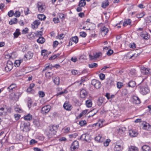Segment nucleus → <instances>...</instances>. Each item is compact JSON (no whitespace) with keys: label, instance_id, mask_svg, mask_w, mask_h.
I'll return each mask as SVG.
<instances>
[{"label":"nucleus","instance_id":"f257e3e1","mask_svg":"<svg viewBox=\"0 0 151 151\" xmlns=\"http://www.w3.org/2000/svg\"><path fill=\"white\" fill-rule=\"evenodd\" d=\"M139 91L143 95L147 94L150 92V90L146 83L141 84L139 86Z\"/></svg>","mask_w":151,"mask_h":151},{"label":"nucleus","instance_id":"f03ea898","mask_svg":"<svg viewBox=\"0 0 151 151\" xmlns=\"http://www.w3.org/2000/svg\"><path fill=\"white\" fill-rule=\"evenodd\" d=\"M59 127L58 125H53L50 127L49 131L47 132L46 134L48 137L50 138L54 135L55 134L56 132V130Z\"/></svg>","mask_w":151,"mask_h":151},{"label":"nucleus","instance_id":"7ed1b4c3","mask_svg":"<svg viewBox=\"0 0 151 151\" xmlns=\"http://www.w3.org/2000/svg\"><path fill=\"white\" fill-rule=\"evenodd\" d=\"M30 123L28 122L22 121L21 122L20 128L23 132H27L30 130Z\"/></svg>","mask_w":151,"mask_h":151},{"label":"nucleus","instance_id":"20e7f679","mask_svg":"<svg viewBox=\"0 0 151 151\" xmlns=\"http://www.w3.org/2000/svg\"><path fill=\"white\" fill-rule=\"evenodd\" d=\"M114 81V79L112 77H110L107 78L105 82L106 86L109 87L113 85Z\"/></svg>","mask_w":151,"mask_h":151},{"label":"nucleus","instance_id":"39448f33","mask_svg":"<svg viewBox=\"0 0 151 151\" xmlns=\"http://www.w3.org/2000/svg\"><path fill=\"white\" fill-rule=\"evenodd\" d=\"M91 85L96 89H99L101 86L100 82L96 79H93L91 82Z\"/></svg>","mask_w":151,"mask_h":151},{"label":"nucleus","instance_id":"423d86ee","mask_svg":"<svg viewBox=\"0 0 151 151\" xmlns=\"http://www.w3.org/2000/svg\"><path fill=\"white\" fill-rule=\"evenodd\" d=\"M51 107L48 105L43 106L41 110V113L43 114H45L48 113L50 110Z\"/></svg>","mask_w":151,"mask_h":151},{"label":"nucleus","instance_id":"0eeeda50","mask_svg":"<svg viewBox=\"0 0 151 151\" xmlns=\"http://www.w3.org/2000/svg\"><path fill=\"white\" fill-rule=\"evenodd\" d=\"M114 150L115 151H120L122 150L123 148V145L122 144L115 143L114 144Z\"/></svg>","mask_w":151,"mask_h":151},{"label":"nucleus","instance_id":"6e6552de","mask_svg":"<svg viewBox=\"0 0 151 151\" xmlns=\"http://www.w3.org/2000/svg\"><path fill=\"white\" fill-rule=\"evenodd\" d=\"M141 71L143 74L149 75L151 73V69L142 67L141 68Z\"/></svg>","mask_w":151,"mask_h":151},{"label":"nucleus","instance_id":"1a4fd4ad","mask_svg":"<svg viewBox=\"0 0 151 151\" xmlns=\"http://www.w3.org/2000/svg\"><path fill=\"white\" fill-rule=\"evenodd\" d=\"M44 5L42 2H39L37 3V6L40 12H43L45 11V9L44 7Z\"/></svg>","mask_w":151,"mask_h":151},{"label":"nucleus","instance_id":"9d476101","mask_svg":"<svg viewBox=\"0 0 151 151\" xmlns=\"http://www.w3.org/2000/svg\"><path fill=\"white\" fill-rule=\"evenodd\" d=\"M79 147V143L77 141H74L70 147L71 150L73 151L78 149Z\"/></svg>","mask_w":151,"mask_h":151},{"label":"nucleus","instance_id":"9b49d317","mask_svg":"<svg viewBox=\"0 0 151 151\" xmlns=\"http://www.w3.org/2000/svg\"><path fill=\"white\" fill-rule=\"evenodd\" d=\"M13 63L10 61L7 62L6 66L5 67V69L7 71L11 70L12 68Z\"/></svg>","mask_w":151,"mask_h":151},{"label":"nucleus","instance_id":"f8f14e48","mask_svg":"<svg viewBox=\"0 0 151 151\" xmlns=\"http://www.w3.org/2000/svg\"><path fill=\"white\" fill-rule=\"evenodd\" d=\"M80 93V97L82 98H85L88 95L87 92L84 89H82Z\"/></svg>","mask_w":151,"mask_h":151},{"label":"nucleus","instance_id":"ddd939ff","mask_svg":"<svg viewBox=\"0 0 151 151\" xmlns=\"http://www.w3.org/2000/svg\"><path fill=\"white\" fill-rule=\"evenodd\" d=\"M40 22L39 20H36L32 24V27L33 29L37 28L38 25H40Z\"/></svg>","mask_w":151,"mask_h":151},{"label":"nucleus","instance_id":"4468645a","mask_svg":"<svg viewBox=\"0 0 151 151\" xmlns=\"http://www.w3.org/2000/svg\"><path fill=\"white\" fill-rule=\"evenodd\" d=\"M33 55V54L32 52L30 51L28 52L27 54L24 55V60L26 61L27 60L30 59L31 58Z\"/></svg>","mask_w":151,"mask_h":151},{"label":"nucleus","instance_id":"2eb2a0df","mask_svg":"<svg viewBox=\"0 0 151 151\" xmlns=\"http://www.w3.org/2000/svg\"><path fill=\"white\" fill-rule=\"evenodd\" d=\"M63 107L64 109L67 110L69 111L71 109V105L68 102H65L63 104Z\"/></svg>","mask_w":151,"mask_h":151},{"label":"nucleus","instance_id":"dca6fc26","mask_svg":"<svg viewBox=\"0 0 151 151\" xmlns=\"http://www.w3.org/2000/svg\"><path fill=\"white\" fill-rule=\"evenodd\" d=\"M108 31L109 30L108 28L104 26H102L101 28V32L102 35H106L108 32Z\"/></svg>","mask_w":151,"mask_h":151},{"label":"nucleus","instance_id":"f3484780","mask_svg":"<svg viewBox=\"0 0 151 151\" xmlns=\"http://www.w3.org/2000/svg\"><path fill=\"white\" fill-rule=\"evenodd\" d=\"M53 80L55 84L58 85L60 83V78L58 76H54L53 77Z\"/></svg>","mask_w":151,"mask_h":151},{"label":"nucleus","instance_id":"a211bd4d","mask_svg":"<svg viewBox=\"0 0 151 151\" xmlns=\"http://www.w3.org/2000/svg\"><path fill=\"white\" fill-rule=\"evenodd\" d=\"M129 133L130 136L134 137L136 136L137 135V133L135 131L132 129L129 130Z\"/></svg>","mask_w":151,"mask_h":151},{"label":"nucleus","instance_id":"6ab92c4d","mask_svg":"<svg viewBox=\"0 0 151 151\" xmlns=\"http://www.w3.org/2000/svg\"><path fill=\"white\" fill-rule=\"evenodd\" d=\"M133 102L134 103L138 104L140 103V101L139 98L137 96H132Z\"/></svg>","mask_w":151,"mask_h":151},{"label":"nucleus","instance_id":"aec40b11","mask_svg":"<svg viewBox=\"0 0 151 151\" xmlns=\"http://www.w3.org/2000/svg\"><path fill=\"white\" fill-rule=\"evenodd\" d=\"M16 87V85L15 84L13 83L11 84L8 87L7 89L9 92H11L15 89Z\"/></svg>","mask_w":151,"mask_h":151},{"label":"nucleus","instance_id":"412c9836","mask_svg":"<svg viewBox=\"0 0 151 151\" xmlns=\"http://www.w3.org/2000/svg\"><path fill=\"white\" fill-rule=\"evenodd\" d=\"M142 151H151L150 147L148 145H144L142 147Z\"/></svg>","mask_w":151,"mask_h":151},{"label":"nucleus","instance_id":"4be33fe9","mask_svg":"<svg viewBox=\"0 0 151 151\" xmlns=\"http://www.w3.org/2000/svg\"><path fill=\"white\" fill-rule=\"evenodd\" d=\"M143 129L150 131L151 130V126L148 124H144L143 127Z\"/></svg>","mask_w":151,"mask_h":151},{"label":"nucleus","instance_id":"5701e85b","mask_svg":"<svg viewBox=\"0 0 151 151\" xmlns=\"http://www.w3.org/2000/svg\"><path fill=\"white\" fill-rule=\"evenodd\" d=\"M131 21L130 19H125L124 21L123 24V26H125L128 25H130V24L131 23Z\"/></svg>","mask_w":151,"mask_h":151},{"label":"nucleus","instance_id":"b1692460","mask_svg":"<svg viewBox=\"0 0 151 151\" xmlns=\"http://www.w3.org/2000/svg\"><path fill=\"white\" fill-rule=\"evenodd\" d=\"M109 4V2L108 0H105L102 2L101 5V7L103 8H105Z\"/></svg>","mask_w":151,"mask_h":151},{"label":"nucleus","instance_id":"393cba45","mask_svg":"<svg viewBox=\"0 0 151 151\" xmlns=\"http://www.w3.org/2000/svg\"><path fill=\"white\" fill-rule=\"evenodd\" d=\"M10 98L14 101H17L18 100V96L15 94H12L10 96Z\"/></svg>","mask_w":151,"mask_h":151},{"label":"nucleus","instance_id":"a878e982","mask_svg":"<svg viewBox=\"0 0 151 151\" xmlns=\"http://www.w3.org/2000/svg\"><path fill=\"white\" fill-rule=\"evenodd\" d=\"M86 105L88 107H90L92 105V102L91 100H87L86 101Z\"/></svg>","mask_w":151,"mask_h":151},{"label":"nucleus","instance_id":"bb28decb","mask_svg":"<svg viewBox=\"0 0 151 151\" xmlns=\"http://www.w3.org/2000/svg\"><path fill=\"white\" fill-rule=\"evenodd\" d=\"M41 54L44 57H47L49 53L47 50L44 49L41 50Z\"/></svg>","mask_w":151,"mask_h":151},{"label":"nucleus","instance_id":"cd10ccee","mask_svg":"<svg viewBox=\"0 0 151 151\" xmlns=\"http://www.w3.org/2000/svg\"><path fill=\"white\" fill-rule=\"evenodd\" d=\"M6 111L4 109V108L2 107L0 108V116H2L6 114Z\"/></svg>","mask_w":151,"mask_h":151},{"label":"nucleus","instance_id":"c85d7f7f","mask_svg":"<svg viewBox=\"0 0 151 151\" xmlns=\"http://www.w3.org/2000/svg\"><path fill=\"white\" fill-rule=\"evenodd\" d=\"M125 130L126 129L124 127H121L119 128L118 132V134L119 135L123 134Z\"/></svg>","mask_w":151,"mask_h":151},{"label":"nucleus","instance_id":"c756f323","mask_svg":"<svg viewBox=\"0 0 151 151\" xmlns=\"http://www.w3.org/2000/svg\"><path fill=\"white\" fill-rule=\"evenodd\" d=\"M22 61L23 60L22 59L15 60L14 62L15 66L17 67H19L20 65V63L22 62Z\"/></svg>","mask_w":151,"mask_h":151},{"label":"nucleus","instance_id":"7c9ffc66","mask_svg":"<svg viewBox=\"0 0 151 151\" xmlns=\"http://www.w3.org/2000/svg\"><path fill=\"white\" fill-rule=\"evenodd\" d=\"M45 41V40L42 37H39L37 40V42L40 44L43 43Z\"/></svg>","mask_w":151,"mask_h":151},{"label":"nucleus","instance_id":"2f4dec72","mask_svg":"<svg viewBox=\"0 0 151 151\" xmlns=\"http://www.w3.org/2000/svg\"><path fill=\"white\" fill-rule=\"evenodd\" d=\"M17 19L14 18L11 19L9 22V23L10 25H12L14 24H16L17 23Z\"/></svg>","mask_w":151,"mask_h":151},{"label":"nucleus","instance_id":"473e14b6","mask_svg":"<svg viewBox=\"0 0 151 151\" xmlns=\"http://www.w3.org/2000/svg\"><path fill=\"white\" fill-rule=\"evenodd\" d=\"M128 151H138V149L136 147L132 146L129 147Z\"/></svg>","mask_w":151,"mask_h":151},{"label":"nucleus","instance_id":"72a5a7b5","mask_svg":"<svg viewBox=\"0 0 151 151\" xmlns=\"http://www.w3.org/2000/svg\"><path fill=\"white\" fill-rule=\"evenodd\" d=\"M32 115L29 114L25 116L24 119L26 120L30 121L32 119Z\"/></svg>","mask_w":151,"mask_h":151},{"label":"nucleus","instance_id":"f704fd0d","mask_svg":"<svg viewBox=\"0 0 151 151\" xmlns=\"http://www.w3.org/2000/svg\"><path fill=\"white\" fill-rule=\"evenodd\" d=\"M103 138L100 136L98 135L95 138V140L99 142H103Z\"/></svg>","mask_w":151,"mask_h":151},{"label":"nucleus","instance_id":"c9c22d12","mask_svg":"<svg viewBox=\"0 0 151 151\" xmlns=\"http://www.w3.org/2000/svg\"><path fill=\"white\" fill-rule=\"evenodd\" d=\"M35 86V84L34 83H31L30 85V86L28 88L27 90V92H30L32 89V88H34Z\"/></svg>","mask_w":151,"mask_h":151},{"label":"nucleus","instance_id":"e433bc0d","mask_svg":"<svg viewBox=\"0 0 151 151\" xmlns=\"http://www.w3.org/2000/svg\"><path fill=\"white\" fill-rule=\"evenodd\" d=\"M128 86L131 87H134L136 85L135 82L133 81H131L128 83Z\"/></svg>","mask_w":151,"mask_h":151},{"label":"nucleus","instance_id":"4c0bfd02","mask_svg":"<svg viewBox=\"0 0 151 151\" xmlns=\"http://www.w3.org/2000/svg\"><path fill=\"white\" fill-rule=\"evenodd\" d=\"M38 18L39 19L42 20L45 19L46 17L43 14H39L38 15Z\"/></svg>","mask_w":151,"mask_h":151},{"label":"nucleus","instance_id":"58836bf2","mask_svg":"<svg viewBox=\"0 0 151 151\" xmlns=\"http://www.w3.org/2000/svg\"><path fill=\"white\" fill-rule=\"evenodd\" d=\"M86 4L85 0H81L79 2V6H84Z\"/></svg>","mask_w":151,"mask_h":151},{"label":"nucleus","instance_id":"ea45409f","mask_svg":"<svg viewBox=\"0 0 151 151\" xmlns=\"http://www.w3.org/2000/svg\"><path fill=\"white\" fill-rule=\"evenodd\" d=\"M70 40L76 43L78 42V38L77 36L72 37L70 39Z\"/></svg>","mask_w":151,"mask_h":151},{"label":"nucleus","instance_id":"a19ab883","mask_svg":"<svg viewBox=\"0 0 151 151\" xmlns=\"http://www.w3.org/2000/svg\"><path fill=\"white\" fill-rule=\"evenodd\" d=\"M97 63H94L88 65V66L90 68H96L97 66Z\"/></svg>","mask_w":151,"mask_h":151},{"label":"nucleus","instance_id":"79ce46f5","mask_svg":"<svg viewBox=\"0 0 151 151\" xmlns=\"http://www.w3.org/2000/svg\"><path fill=\"white\" fill-rule=\"evenodd\" d=\"M20 34V32H19V30L18 29H17L15 32L14 33V35L15 37H17Z\"/></svg>","mask_w":151,"mask_h":151},{"label":"nucleus","instance_id":"37998d69","mask_svg":"<svg viewBox=\"0 0 151 151\" xmlns=\"http://www.w3.org/2000/svg\"><path fill=\"white\" fill-rule=\"evenodd\" d=\"M72 74L74 75H77L78 76L80 75V72H78L77 70H74L71 71Z\"/></svg>","mask_w":151,"mask_h":151},{"label":"nucleus","instance_id":"c03bdc74","mask_svg":"<svg viewBox=\"0 0 151 151\" xmlns=\"http://www.w3.org/2000/svg\"><path fill=\"white\" fill-rule=\"evenodd\" d=\"M110 142V140L109 139H107L105 142L103 143L105 147L108 146L109 144V143Z\"/></svg>","mask_w":151,"mask_h":151},{"label":"nucleus","instance_id":"a18cd8bd","mask_svg":"<svg viewBox=\"0 0 151 151\" xmlns=\"http://www.w3.org/2000/svg\"><path fill=\"white\" fill-rule=\"evenodd\" d=\"M145 14V13L144 12H142L137 14V17L138 18H140L143 17Z\"/></svg>","mask_w":151,"mask_h":151},{"label":"nucleus","instance_id":"49530a36","mask_svg":"<svg viewBox=\"0 0 151 151\" xmlns=\"http://www.w3.org/2000/svg\"><path fill=\"white\" fill-rule=\"evenodd\" d=\"M70 129L69 127H65L63 129V132L65 133H68L69 132Z\"/></svg>","mask_w":151,"mask_h":151},{"label":"nucleus","instance_id":"de8ad7c7","mask_svg":"<svg viewBox=\"0 0 151 151\" xmlns=\"http://www.w3.org/2000/svg\"><path fill=\"white\" fill-rule=\"evenodd\" d=\"M98 104L99 106H100L103 102V99L101 98H99L98 100Z\"/></svg>","mask_w":151,"mask_h":151},{"label":"nucleus","instance_id":"09e8293b","mask_svg":"<svg viewBox=\"0 0 151 151\" xmlns=\"http://www.w3.org/2000/svg\"><path fill=\"white\" fill-rule=\"evenodd\" d=\"M38 94L39 97L42 98L44 97L45 96L44 92L41 91H39Z\"/></svg>","mask_w":151,"mask_h":151},{"label":"nucleus","instance_id":"8fccbe9b","mask_svg":"<svg viewBox=\"0 0 151 151\" xmlns=\"http://www.w3.org/2000/svg\"><path fill=\"white\" fill-rule=\"evenodd\" d=\"M79 124L81 126H83L86 124V121L85 120L81 121L79 122Z\"/></svg>","mask_w":151,"mask_h":151},{"label":"nucleus","instance_id":"3c124183","mask_svg":"<svg viewBox=\"0 0 151 151\" xmlns=\"http://www.w3.org/2000/svg\"><path fill=\"white\" fill-rule=\"evenodd\" d=\"M90 137V135L89 134H87L85 141L87 142H90L91 140Z\"/></svg>","mask_w":151,"mask_h":151},{"label":"nucleus","instance_id":"603ef678","mask_svg":"<svg viewBox=\"0 0 151 151\" xmlns=\"http://www.w3.org/2000/svg\"><path fill=\"white\" fill-rule=\"evenodd\" d=\"M78 135V134L77 133H75L73 134H70L69 135V137L70 138H75Z\"/></svg>","mask_w":151,"mask_h":151},{"label":"nucleus","instance_id":"864d4df0","mask_svg":"<svg viewBox=\"0 0 151 151\" xmlns=\"http://www.w3.org/2000/svg\"><path fill=\"white\" fill-rule=\"evenodd\" d=\"M123 86V84L122 82H118L117 83V87L118 88H120Z\"/></svg>","mask_w":151,"mask_h":151},{"label":"nucleus","instance_id":"5fc2aeb1","mask_svg":"<svg viewBox=\"0 0 151 151\" xmlns=\"http://www.w3.org/2000/svg\"><path fill=\"white\" fill-rule=\"evenodd\" d=\"M52 68V66L49 65H48V64H47L46 65L45 67V69H43V71H44L45 70H47L48 69H51Z\"/></svg>","mask_w":151,"mask_h":151},{"label":"nucleus","instance_id":"6e6d98bb","mask_svg":"<svg viewBox=\"0 0 151 151\" xmlns=\"http://www.w3.org/2000/svg\"><path fill=\"white\" fill-rule=\"evenodd\" d=\"M100 78L102 80L104 79L105 78V75L103 73H100L99 75Z\"/></svg>","mask_w":151,"mask_h":151},{"label":"nucleus","instance_id":"4d7b16f0","mask_svg":"<svg viewBox=\"0 0 151 151\" xmlns=\"http://www.w3.org/2000/svg\"><path fill=\"white\" fill-rule=\"evenodd\" d=\"M80 35L82 37H85L86 35V34L84 32H80Z\"/></svg>","mask_w":151,"mask_h":151},{"label":"nucleus","instance_id":"13d9d810","mask_svg":"<svg viewBox=\"0 0 151 151\" xmlns=\"http://www.w3.org/2000/svg\"><path fill=\"white\" fill-rule=\"evenodd\" d=\"M20 13L18 11H17L14 13V15L16 17H19L20 15Z\"/></svg>","mask_w":151,"mask_h":151},{"label":"nucleus","instance_id":"bf43d9fd","mask_svg":"<svg viewBox=\"0 0 151 151\" xmlns=\"http://www.w3.org/2000/svg\"><path fill=\"white\" fill-rule=\"evenodd\" d=\"M93 55L95 56V58H97L99 56L101 55V52L96 53L95 54H94Z\"/></svg>","mask_w":151,"mask_h":151},{"label":"nucleus","instance_id":"052dcab7","mask_svg":"<svg viewBox=\"0 0 151 151\" xmlns=\"http://www.w3.org/2000/svg\"><path fill=\"white\" fill-rule=\"evenodd\" d=\"M14 14V13L12 10H11L9 12L8 14L9 17H12Z\"/></svg>","mask_w":151,"mask_h":151},{"label":"nucleus","instance_id":"680f3d73","mask_svg":"<svg viewBox=\"0 0 151 151\" xmlns=\"http://www.w3.org/2000/svg\"><path fill=\"white\" fill-rule=\"evenodd\" d=\"M14 116L16 120H18L20 117V115L18 114H16L14 115Z\"/></svg>","mask_w":151,"mask_h":151},{"label":"nucleus","instance_id":"e2e57ef3","mask_svg":"<svg viewBox=\"0 0 151 151\" xmlns=\"http://www.w3.org/2000/svg\"><path fill=\"white\" fill-rule=\"evenodd\" d=\"M113 51L112 50H108L106 54L110 56L113 53Z\"/></svg>","mask_w":151,"mask_h":151},{"label":"nucleus","instance_id":"0e129e2a","mask_svg":"<svg viewBox=\"0 0 151 151\" xmlns=\"http://www.w3.org/2000/svg\"><path fill=\"white\" fill-rule=\"evenodd\" d=\"M83 134L81 137L80 139H82L83 141H84L86 138V134Z\"/></svg>","mask_w":151,"mask_h":151},{"label":"nucleus","instance_id":"69168bd1","mask_svg":"<svg viewBox=\"0 0 151 151\" xmlns=\"http://www.w3.org/2000/svg\"><path fill=\"white\" fill-rule=\"evenodd\" d=\"M28 30V29L27 28H26L22 30V33L23 34H25L27 32Z\"/></svg>","mask_w":151,"mask_h":151},{"label":"nucleus","instance_id":"338daca9","mask_svg":"<svg viewBox=\"0 0 151 151\" xmlns=\"http://www.w3.org/2000/svg\"><path fill=\"white\" fill-rule=\"evenodd\" d=\"M67 92V91L66 90H64V91H62L58 93V95H61L64 93H66Z\"/></svg>","mask_w":151,"mask_h":151},{"label":"nucleus","instance_id":"774afa93","mask_svg":"<svg viewBox=\"0 0 151 151\" xmlns=\"http://www.w3.org/2000/svg\"><path fill=\"white\" fill-rule=\"evenodd\" d=\"M53 21L55 23H58L59 22V20L58 18H54L53 19Z\"/></svg>","mask_w":151,"mask_h":151}]
</instances>
